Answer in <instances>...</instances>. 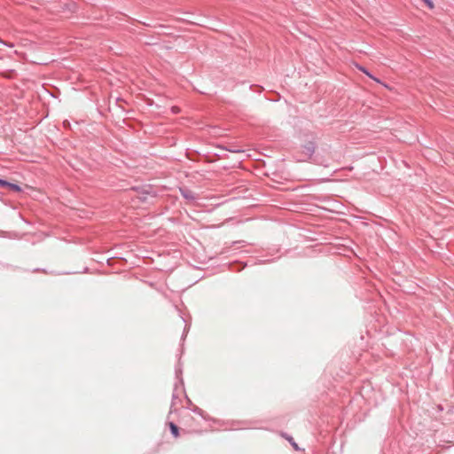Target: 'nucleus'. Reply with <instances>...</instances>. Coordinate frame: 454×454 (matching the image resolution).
I'll return each mask as SVG.
<instances>
[{"label": "nucleus", "mask_w": 454, "mask_h": 454, "mask_svg": "<svg viewBox=\"0 0 454 454\" xmlns=\"http://www.w3.org/2000/svg\"><path fill=\"white\" fill-rule=\"evenodd\" d=\"M169 429L173 436L177 437L179 435V428L174 422L168 423Z\"/></svg>", "instance_id": "7ed1b4c3"}, {"label": "nucleus", "mask_w": 454, "mask_h": 454, "mask_svg": "<svg viewBox=\"0 0 454 454\" xmlns=\"http://www.w3.org/2000/svg\"><path fill=\"white\" fill-rule=\"evenodd\" d=\"M5 188H8L11 191H13V192H20L22 191L21 187L19 184H12V183H10V182H7V185L5 186Z\"/></svg>", "instance_id": "20e7f679"}, {"label": "nucleus", "mask_w": 454, "mask_h": 454, "mask_svg": "<svg viewBox=\"0 0 454 454\" xmlns=\"http://www.w3.org/2000/svg\"><path fill=\"white\" fill-rule=\"evenodd\" d=\"M316 150V144L313 141H309L302 145V153L307 159H310Z\"/></svg>", "instance_id": "f257e3e1"}, {"label": "nucleus", "mask_w": 454, "mask_h": 454, "mask_svg": "<svg viewBox=\"0 0 454 454\" xmlns=\"http://www.w3.org/2000/svg\"><path fill=\"white\" fill-rule=\"evenodd\" d=\"M7 180L0 178V186L5 188V186L7 185Z\"/></svg>", "instance_id": "9b49d317"}, {"label": "nucleus", "mask_w": 454, "mask_h": 454, "mask_svg": "<svg viewBox=\"0 0 454 454\" xmlns=\"http://www.w3.org/2000/svg\"><path fill=\"white\" fill-rule=\"evenodd\" d=\"M286 438L291 442V444L294 448V450H299V447H298L297 443L294 441L293 437L286 436Z\"/></svg>", "instance_id": "0eeeda50"}, {"label": "nucleus", "mask_w": 454, "mask_h": 454, "mask_svg": "<svg viewBox=\"0 0 454 454\" xmlns=\"http://www.w3.org/2000/svg\"><path fill=\"white\" fill-rule=\"evenodd\" d=\"M429 9L434 8V3L432 0H422Z\"/></svg>", "instance_id": "6e6552de"}, {"label": "nucleus", "mask_w": 454, "mask_h": 454, "mask_svg": "<svg viewBox=\"0 0 454 454\" xmlns=\"http://www.w3.org/2000/svg\"><path fill=\"white\" fill-rule=\"evenodd\" d=\"M358 69L360 71H362L364 74H365L367 76H369L370 78L373 79L374 81L380 82V80H378L377 78H375L365 67H362V66H358Z\"/></svg>", "instance_id": "39448f33"}, {"label": "nucleus", "mask_w": 454, "mask_h": 454, "mask_svg": "<svg viewBox=\"0 0 454 454\" xmlns=\"http://www.w3.org/2000/svg\"><path fill=\"white\" fill-rule=\"evenodd\" d=\"M177 398H178V396H177V395H176V390H175V391L173 392V394H172V403H171V406H170L169 413H172V412L174 411L173 407H174V405H175V400H176V399H177Z\"/></svg>", "instance_id": "423d86ee"}, {"label": "nucleus", "mask_w": 454, "mask_h": 454, "mask_svg": "<svg viewBox=\"0 0 454 454\" xmlns=\"http://www.w3.org/2000/svg\"><path fill=\"white\" fill-rule=\"evenodd\" d=\"M0 43L3 44V45H5L9 48H12L14 47V44L12 43H6V42H4L3 40L0 39Z\"/></svg>", "instance_id": "9d476101"}, {"label": "nucleus", "mask_w": 454, "mask_h": 454, "mask_svg": "<svg viewBox=\"0 0 454 454\" xmlns=\"http://www.w3.org/2000/svg\"><path fill=\"white\" fill-rule=\"evenodd\" d=\"M179 190H180L182 196L185 200H187L189 201H194L197 199V196L195 195V193L192 191H191L190 189H188L186 187H182Z\"/></svg>", "instance_id": "f03ea898"}, {"label": "nucleus", "mask_w": 454, "mask_h": 454, "mask_svg": "<svg viewBox=\"0 0 454 454\" xmlns=\"http://www.w3.org/2000/svg\"><path fill=\"white\" fill-rule=\"evenodd\" d=\"M225 149L227 151H229V152H231V153H241V152H243V150L238 149V148H235V147H232V146H231L229 148L226 147Z\"/></svg>", "instance_id": "1a4fd4ad"}]
</instances>
